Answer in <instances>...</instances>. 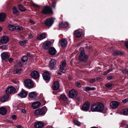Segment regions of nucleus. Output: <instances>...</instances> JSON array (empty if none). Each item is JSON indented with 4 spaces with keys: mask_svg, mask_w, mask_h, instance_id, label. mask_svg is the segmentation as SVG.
Segmentation results:
<instances>
[{
    "mask_svg": "<svg viewBox=\"0 0 128 128\" xmlns=\"http://www.w3.org/2000/svg\"><path fill=\"white\" fill-rule=\"evenodd\" d=\"M88 56L85 54L84 50H82L79 57V60L81 61H85L88 58Z\"/></svg>",
    "mask_w": 128,
    "mask_h": 128,
    "instance_id": "obj_1",
    "label": "nucleus"
},
{
    "mask_svg": "<svg viewBox=\"0 0 128 128\" xmlns=\"http://www.w3.org/2000/svg\"><path fill=\"white\" fill-rule=\"evenodd\" d=\"M42 12L44 14L52 13V11L51 8L48 6L44 7Z\"/></svg>",
    "mask_w": 128,
    "mask_h": 128,
    "instance_id": "obj_2",
    "label": "nucleus"
},
{
    "mask_svg": "<svg viewBox=\"0 0 128 128\" xmlns=\"http://www.w3.org/2000/svg\"><path fill=\"white\" fill-rule=\"evenodd\" d=\"M54 22L53 19L52 18H48L44 21V24L47 26L50 27L53 24Z\"/></svg>",
    "mask_w": 128,
    "mask_h": 128,
    "instance_id": "obj_3",
    "label": "nucleus"
},
{
    "mask_svg": "<svg viewBox=\"0 0 128 128\" xmlns=\"http://www.w3.org/2000/svg\"><path fill=\"white\" fill-rule=\"evenodd\" d=\"M25 84L27 87L31 88L34 87V84L32 81L30 79L26 80L24 81Z\"/></svg>",
    "mask_w": 128,
    "mask_h": 128,
    "instance_id": "obj_4",
    "label": "nucleus"
},
{
    "mask_svg": "<svg viewBox=\"0 0 128 128\" xmlns=\"http://www.w3.org/2000/svg\"><path fill=\"white\" fill-rule=\"evenodd\" d=\"M104 106L101 103H98L96 104V112H102L104 110Z\"/></svg>",
    "mask_w": 128,
    "mask_h": 128,
    "instance_id": "obj_5",
    "label": "nucleus"
},
{
    "mask_svg": "<svg viewBox=\"0 0 128 128\" xmlns=\"http://www.w3.org/2000/svg\"><path fill=\"white\" fill-rule=\"evenodd\" d=\"M66 64V61L65 60H64L62 62L60 65V70L63 73H64L66 72V69L65 67Z\"/></svg>",
    "mask_w": 128,
    "mask_h": 128,
    "instance_id": "obj_6",
    "label": "nucleus"
},
{
    "mask_svg": "<svg viewBox=\"0 0 128 128\" xmlns=\"http://www.w3.org/2000/svg\"><path fill=\"white\" fill-rule=\"evenodd\" d=\"M15 88L12 86H11L8 88L6 90V94H13L15 92Z\"/></svg>",
    "mask_w": 128,
    "mask_h": 128,
    "instance_id": "obj_7",
    "label": "nucleus"
},
{
    "mask_svg": "<svg viewBox=\"0 0 128 128\" xmlns=\"http://www.w3.org/2000/svg\"><path fill=\"white\" fill-rule=\"evenodd\" d=\"M90 103L88 102H86L82 106V110L85 111H88L90 108Z\"/></svg>",
    "mask_w": 128,
    "mask_h": 128,
    "instance_id": "obj_8",
    "label": "nucleus"
},
{
    "mask_svg": "<svg viewBox=\"0 0 128 128\" xmlns=\"http://www.w3.org/2000/svg\"><path fill=\"white\" fill-rule=\"evenodd\" d=\"M56 60L52 59L50 61L49 64V67L51 69L54 68L56 66Z\"/></svg>",
    "mask_w": 128,
    "mask_h": 128,
    "instance_id": "obj_9",
    "label": "nucleus"
},
{
    "mask_svg": "<svg viewBox=\"0 0 128 128\" xmlns=\"http://www.w3.org/2000/svg\"><path fill=\"white\" fill-rule=\"evenodd\" d=\"M67 42L65 38H62L60 40L59 42V45H60L62 47H65L67 44Z\"/></svg>",
    "mask_w": 128,
    "mask_h": 128,
    "instance_id": "obj_10",
    "label": "nucleus"
},
{
    "mask_svg": "<svg viewBox=\"0 0 128 128\" xmlns=\"http://www.w3.org/2000/svg\"><path fill=\"white\" fill-rule=\"evenodd\" d=\"M69 95L70 97L73 98L77 96L78 93L74 90H72L69 92Z\"/></svg>",
    "mask_w": 128,
    "mask_h": 128,
    "instance_id": "obj_11",
    "label": "nucleus"
},
{
    "mask_svg": "<svg viewBox=\"0 0 128 128\" xmlns=\"http://www.w3.org/2000/svg\"><path fill=\"white\" fill-rule=\"evenodd\" d=\"M8 27L9 29L12 31H14L15 30L20 31L23 29L22 27H19L18 26H14L12 25H9Z\"/></svg>",
    "mask_w": 128,
    "mask_h": 128,
    "instance_id": "obj_12",
    "label": "nucleus"
},
{
    "mask_svg": "<svg viewBox=\"0 0 128 128\" xmlns=\"http://www.w3.org/2000/svg\"><path fill=\"white\" fill-rule=\"evenodd\" d=\"M34 114L36 115H40L44 114L45 112L43 109L40 108L36 110Z\"/></svg>",
    "mask_w": 128,
    "mask_h": 128,
    "instance_id": "obj_13",
    "label": "nucleus"
},
{
    "mask_svg": "<svg viewBox=\"0 0 128 128\" xmlns=\"http://www.w3.org/2000/svg\"><path fill=\"white\" fill-rule=\"evenodd\" d=\"M30 76L34 79H36L39 77V74L36 71L34 70L31 72Z\"/></svg>",
    "mask_w": 128,
    "mask_h": 128,
    "instance_id": "obj_14",
    "label": "nucleus"
},
{
    "mask_svg": "<svg viewBox=\"0 0 128 128\" xmlns=\"http://www.w3.org/2000/svg\"><path fill=\"white\" fill-rule=\"evenodd\" d=\"M28 92L24 90H22L18 94V95L21 98H24L26 97Z\"/></svg>",
    "mask_w": 128,
    "mask_h": 128,
    "instance_id": "obj_15",
    "label": "nucleus"
},
{
    "mask_svg": "<svg viewBox=\"0 0 128 128\" xmlns=\"http://www.w3.org/2000/svg\"><path fill=\"white\" fill-rule=\"evenodd\" d=\"M82 32L80 29L78 30H75L74 33V35L76 38H79L82 34Z\"/></svg>",
    "mask_w": 128,
    "mask_h": 128,
    "instance_id": "obj_16",
    "label": "nucleus"
},
{
    "mask_svg": "<svg viewBox=\"0 0 128 128\" xmlns=\"http://www.w3.org/2000/svg\"><path fill=\"white\" fill-rule=\"evenodd\" d=\"M120 103L118 102L114 101H113L110 103V106L111 107L113 108H116L118 106Z\"/></svg>",
    "mask_w": 128,
    "mask_h": 128,
    "instance_id": "obj_17",
    "label": "nucleus"
},
{
    "mask_svg": "<svg viewBox=\"0 0 128 128\" xmlns=\"http://www.w3.org/2000/svg\"><path fill=\"white\" fill-rule=\"evenodd\" d=\"M42 75L43 78L45 80H49L50 78L49 73L47 72H44Z\"/></svg>",
    "mask_w": 128,
    "mask_h": 128,
    "instance_id": "obj_18",
    "label": "nucleus"
},
{
    "mask_svg": "<svg viewBox=\"0 0 128 128\" xmlns=\"http://www.w3.org/2000/svg\"><path fill=\"white\" fill-rule=\"evenodd\" d=\"M43 126V123L41 122H36L34 123V126L35 128H41Z\"/></svg>",
    "mask_w": 128,
    "mask_h": 128,
    "instance_id": "obj_19",
    "label": "nucleus"
},
{
    "mask_svg": "<svg viewBox=\"0 0 128 128\" xmlns=\"http://www.w3.org/2000/svg\"><path fill=\"white\" fill-rule=\"evenodd\" d=\"M9 39L7 36H3L0 39V41L2 43L6 44L8 42Z\"/></svg>",
    "mask_w": 128,
    "mask_h": 128,
    "instance_id": "obj_20",
    "label": "nucleus"
},
{
    "mask_svg": "<svg viewBox=\"0 0 128 128\" xmlns=\"http://www.w3.org/2000/svg\"><path fill=\"white\" fill-rule=\"evenodd\" d=\"M51 44L50 42H44L43 44V48L45 50L47 49Z\"/></svg>",
    "mask_w": 128,
    "mask_h": 128,
    "instance_id": "obj_21",
    "label": "nucleus"
},
{
    "mask_svg": "<svg viewBox=\"0 0 128 128\" xmlns=\"http://www.w3.org/2000/svg\"><path fill=\"white\" fill-rule=\"evenodd\" d=\"M40 103L38 102H36L32 104V106L34 109L38 108L40 105Z\"/></svg>",
    "mask_w": 128,
    "mask_h": 128,
    "instance_id": "obj_22",
    "label": "nucleus"
},
{
    "mask_svg": "<svg viewBox=\"0 0 128 128\" xmlns=\"http://www.w3.org/2000/svg\"><path fill=\"white\" fill-rule=\"evenodd\" d=\"M6 17V14L3 13H0V22H4Z\"/></svg>",
    "mask_w": 128,
    "mask_h": 128,
    "instance_id": "obj_23",
    "label": "nucleus"
},
{
    "mask_svg": "<svg viewBox=\"0 0 128 128\" xmlns=\"http://www.w3.org/2000/svg\"><path fill=\"white\" fill-rule=\"evenodd\" d=\"M49 53L52 55H54L56 52V49L54 48H51L49 50Z\"/></svg>",
    "mask_w": 128,
    "mask_h": 128,
    "instance_id": "obj_24",
    "label": "nucleus"
},
{
    "mask_svg": "<svg viewBox=\"0 0 128 128\" xmlns=\"http://www.w3.org/2000/svg\"><path fill=\"white\" fill-rule=\"evenodd\" d=\"M60 86L58 82H54L53 86V89L54 90H56L58 89Z\"/></svg>",
    "mask_w": 128,
    "mask_h": 128,
    "instance_id": "obj_25",
    "label": "nucleus"
},
{
    "mask_svg": "<svg viewBox=\"0 0 128 128\" xmlns=\"http://www.w3.org/2000/svg\"><path fill=\"white\" fill-rule=\"evenodd\" d=\"M46 36V34L45 33H42L37 37V39L38 40H41L45 38Z\"/></svg>",
    "mask_w": 128,
    "mask_h": 128,
    "instance_id": "obj_26",
    "label": "nucleus"
},
{
    "mask_svg": "<svg viewBox=\"0 0 128 128\" xmlns=\"http://www.w3.org/2000/svg\"><path fill=\"white\" fill-rule=\"evenodd\" d=\"M6 112V110L4 107H1L0 108V114L2 115H4Z\"/></svg>",
    "mask_w": 128,
    "mask_h": 128,
    "instance_id": "obj_27",
    "label": "nucleus"
},
{
    "mask_svg": "<svg viewBox=\"0 0 128 128\" xmlns=\"http://www.w3.org/2000/svg\"><path fill=\"white\" fill-rule=\"evenodd\" d=\"M38 95V94L35 92H30L28 94L29 96L31 98H34L36 97Z\"/></svg>",
    "mask_w": 128,
    "mask_h": 128,
    "instance_id": "obj_28",
    "label": "nucleus"
},
{
    "mask_svg": "<svg viewBox=\"0 0 128 128\" xmlns=\"http://www.w3.org/2000/svg\"><path fill=\"white\" fill-rule=\"evenodd\" d=\"M68 25V22H65L60 24L59 26L60 28H64L67 27Z\"/></svg>",
    "mask_w": 128,
    "mask_h": 128,
    "instance_id": "obj_29",
    "label": "nucleus"
},
{
    "mask_svg": "<svg viewBox=\"0 0 128 128\" xmlns=\"http://www.w3.org/2000/svg\"><path fill=\"white\" fill-rule=\"evenodd\" d=\"M28 42V41L26 40H22L20 41L19 42L20 44L22 46H25L26 44Z\"/></svg>",
    "mask_w": 128,
    "mask_h": 128,
    "instance_id": "obj_30",
    "label": "nucleus"
},
{
    "mask_svg": "<svg viewBox=\"0 0 128 128\" xmlns=\"http://www.w3.org/2000/svg\"><path fill=\"white\" fill-rule=\"evenodd\" d=\"M60 99L61 101L62 100L64 101H66L67 100V98L65 94H63L61 95Z\"/></svg>",
    "mask_w": 128,
    "mask_h": 128,
    "instance_id": "obj_31",
    "label": "nucleus"
},
{
    "mask_svg": "<svg viewBox=\"0 0 128 128\" xmlns=\"http://www.w3.org/2000/svg\"><path fill=\"white\" fill-rule=\"evenodd\" d=\"M1 56L2 58L4 60H6L8 58V54L4 52L2 54Z\"/></svg>",
    "mask_w": 128,
    "mask_h": 128,
    "instance_id": "obj_32",
    "label": "nucleus"
},
{
    "mask_svg": "<svg viewBox=\"0 0 128 128\" xmlns=\"http://www.w3.org/2000/svg\"><path fill=\"white\" fill-rule=\"evenodd\" d=\"M113 54L114 56L118 55L119 54L122 55V52H120L119 51L114 50H113Z\"/></svg>",
    "mask_w": 128,
    "mask_h": 128,
    "instance_id": "obj_33",
    "label": "nucleus"
},
{
    "mask_svg": "<svg viewBox=\"0 0 128 128\" xmlns=\"http://www.w3.org/2000/svg\"><path fill=\"white\" fill-rule=\"evenodd\" d=\"M121 114L123 115H126L128 114V110L125 109L121 111Z\"/></svg>",
    "mask_w": 128,
    "mask_h": 128,
    "instance_id": "obj_34",
    "label": "nucleus"
},
{
    "mask_svg": "<svg viewBox=\"0 0 128 128\" xmlns=\"http://www.w3.org/2000/svg\"><path fill=\"white\" fill-rule=\"evenodd\" d=\"M18 8L21 12L24 11L26 10V9L21 4H19L18 5Z\"/></svg>",
    "mask_w": 128,
    "mask_h": 128,
    "instance_id": "obj_35",
    "label": "nucleus"
},
{
    "mask_svg": "<svg viewBox=\"0 0 128 128\" xmlns=\"http://www.w3.org/2000/svg\"><path fill=\"white\" fill-rule=\"evenodd\" d=\"M28 59V58L26 56H24L21 59V61L23 62H27Z\"/></svg>",
    "mask_w": 128,
    "mask_h": 128,
    "instance_id": "obj_36",
    "label": "nucleus"
},
{
    "mask_svg": "<svg viewBox=\"0 0 128 128\" xmlns=\"http://www.w3.org/2000/svg\"><path fill=\"white\" fill-rule=\"evenodd\" d=\"M95 88L94 87L90 88L89 87H86L84 88V90L85 91L93 90H94Z\"/></svg>",
    "mask_w": 128,
    "mask_h": 128,
    "instance_id": "obj_37",
    "label": "nucleus"
},
{
    "mask_svg": "<svg viewBox=\"0 0 128 128\" xmlns=\"http://www.w3.org/2000/svg\"><path fill=\"white\" fill-rule=\"evenodd\" d=\"M91 110L92 112L96 111V104H92L91 106Z\"/></svg>",
    "mask_w": 128,
    "mask_h": 128,
    "instance_id": "obj_38",
    "label": "nucleus"
},
{
    "mask_svg": "<svg viewBox=\"0 0 128 128\" xmlns=\"http://www.w3.org/2000/svg\"><path fill=\"white\" fill-rule=\"evenodd\" d=\"M106 86L108 88H111L113 87L114 85L112 83H108L106 85Z\"/></svg>",
    "mask_w": 128,
    "mask_h": 128,
    "instance_id": "obj_39",
    "label": "nucleus"
},
{
    "mask_svg": "<svg viewBox=\"0 0 128 128\" xmlns=\"http://www.w3.org/2000/svg\"><path fill=\"white\" fill-rule=\"evenodd\" d=\"M13 13L14 14L18 15V12L17 10L16 7H14L13 8L12 10Z\"/></svg>",
    "mask_w": 128,
    "mask_h": 128,
    "instance_id": "obj_40",
    "label": "nucleus"
},
{
    "mask_svg": "<svg viewBox=\"0 0 128 128\" xmlns=\"http://www.w3.org/2000/svg\"><path fill=\"white\" fill-rule=\"evenodd\" d=\"M21 71L22 70L20 69L17 70L14 72V73L15 74H19L21 73Z\"/></svg>",
    "mask_w": 128,
    "mask_h": 128,
    "instance_id": "obj_41",
    "label": "nucleus"
},
{
    "mask_svg": "<svg viewBox=\"0 0 128 128\" xmlns=\"http://www.w3.org/2000/svg\"><path fill=\"white\" fill-rule=\"evenodd\" d=\"M8 97L6 96H4L0 99V101L2 102H4L6 101Z\"/></svg>",
    "mask_w": 128,
    "mask_h": 128,
    "instance_id": "obj_42",
    "label": "nucleus"
},
{
    "mask_svg": "<svg viewBox=\"0 0 128 128\" xmlns=\"http://www.w3.org/2000/svg\"><path fill=\"white\" fill-rule=\"evenodd\" d=\"M123 73L124 74H127L128 75V70L124 69L122 71Z\"/></svg>",
    "mask_w": 128,
    "mask_h": 128,
    "instance_id": "obj_43",
    "label": "nucleus"
},
{
    "mask_svg": "<svg viewBox=\"0 0 128 128\" xmlns=\"http://www.w3.org/2000/svg\"><path fill=\"white\" fill-rule=\"evenodd\" d=\"M74 123L76 125L79 126L80 125V124L79 122L77 120H74Z\"/></svg>",
    "mask_w": 128,
    "mask_h": 128,
    "instance_id": "obj_44",
    "label": "nucleus"
},
{
    "mask_svg": "<svg viewBox=\"0 0 128 128\" xmlns=\"http://www.w3.org/2000/svg\"><path fill=\"white\" fill-rule=\"evenodd\" d=\"M128 102V98H126L122 100V102L124 103H125Z\"/></svg>",
    "mask_w": 128,
    "mask_h": 128,
    "instance_id": "obj_45",
    "label": "nucleus"
},
{
    "mask_svg": "<svg viewBox=\"0 0 128 128\" xmlns=\"http://www.w3.org/2000/svg\"><path fill=\"white\" fill-rule=\"evenodd\" d=\"M6 47L7 46L6 45H3L0 46V48L2 49H6Z\"/></svg>",
    "mask_w": 128,
    "mask_h": 128,
    "instance_id": "obj_46",
    "label": "nucleus"
},
{
    "mask_svg": "<svg viewBox=\"0 0 128 128\" xmlns=\"http://www.w3.org/2000/svg\"><path fill=\"white\" fill-rule=\"evenodd\" d=\"M76 86L79 88H80L81 86L80 83L78 82H76Z\"/></svg>",
    "mask_w": 128,
    "mask_h": 128,
    "instance_id": "obj_47",
    "label": "nucleus"
},
{
    "mask_svg": "<svg viewBox=\"0 0 128 128\" xmlns=\"http://www.w3.org/2000/svg\"><path fill=\"white\" fill-rule=\"evenodd\" d=\"M12 118L14 120H16L17 119V118L16 116L15 115H14L12 116Z\"/></svg>",
    "mask_w": 128,
    "mask_h": 128,
    "instance_id": "obj_48",
    "label": "nucleus"
},
{
    "mask_svg": "<svg viewBox=\"0 0 128 128\" xmlns=\"http://www.w3.org/2000/svg\"><path fill=\"white\" fill-rule=\"evenodd\" d=\"M114 78V77L113 76H110L108 77L107 78L108 80H110L113 78Z\"/></svg>",
    "mask_w": 128,
    "mask_h": 128,
    "instance_id": "obj_49",
    "label": "nucleus"
},
{
    "mask_svg": "<svg viewBox=\"0 0 128 128\" xmlns=\"http://www.w3.org/2000/svg\"><path fill=\"white\" fill-rule=\"evenodd\" d=\"M95 78H94V79H91L90 80V83H93L95 81Z\"/></svg>",
    "mask_w": 128,
    "mask_h": 128,
    "instance_id": "obj_50",
    "label": "nucleus"
},
{
    "mask_svg": "<svg viewBox=\"0 0 128 128\" xmlns=\"http://www.w3.org/2000/svg\"><path fill=\"white\" fill-rule=\"evenodd\" d=\"M124 44L126 47L128 48V42H125Z\"/></svg>",
    "mask_w": 128,
    "mask_h": 128,
    "instance_id": "obj_51",
    "label": "nucleus"
},
{
    "mask_svg": "<svg viewBox=\"0 0 128 128\" xmlns=\"http://www.w3.org/2000/svg\"><path fill=\"white\" fill-rule=\"evenodd\" d=\"M16 127L17 128H23L22 126L20 125H16Z\"/></svg>",
    "mask_w": 128,
    "mask_h": 128,
    "instance_id": "obj_52",
    "label": "nucleus"
},
{
    "mask_svg": "<svg viewBox=\"0 0 128 128\" xmlns=\"http://www.w3.org/2000/svg\"><path fill=\"white\" fill-rule=\"evenodd\" d=\"M13 61V59L12 58H10L8 59V61L10 62H11Z\"/></svg>",
    "mask_w": 128,
    "mask_h": 128,
    "instance_id": "obj_53",
    "label": "nucleus"
},
{
    "mask_svg": "<svg viewBox=\"0 0 128 128\" xmlns=\"http://www.w3.org/2000/svg\"><path fill=\"white\" fill-rule=\"evenodd\" d=\"M122 124L123 125H125L126 124V122L125 121H123L122 123Z\"/></svg>",
    "mask_w": 128,
    "mask_h": 128,
    "instance_id": "obj_54",
    "label": "nucleus"
},
{
    "mask_svg": "<svg viewBox=\"0 0 128 128\" xmlns=\"http://www.w3.org/2000/svg\"><path fill=\"white\" fill-rule=\"evenodd\" d=\"M28 37L30 38H32L33 37V36L32 34H30L29 35Z\"/></svg>",
    "mask_w": 128,
    "mask_h": 128,
    "instance_id": "obj_55",
    "label": "nucleus"
},
{
    "mask_svg": "<svg viewBox=\"0 0 128 128\" xmlns=\"http://www.w3.org/2000/svg\"><path fill=\"white\" fill-rule=\"evenodd\" d=\"M29 22L30 23L32 24H34V21L32 20H29Z\"/></svg>",
    "mask_w": 128,
    "mask_h": 128,
    "instance_id": "obj_56",
    "label": "nucleus"
},
{
    "mask_svg": "<svg viewBox=\"0 0 128 128\" xmlns=\"http://www.w3.org/2000/svg\"><path fill=\"white\" fill-rule=\"evenodd\" d=\"M22 112L24 114H25L26 113V111L25 109H22Z\"/></svg>",
    "mask_w": 128,
    "mask_h": 128,
    "instance_id": "obj_57",
    "label": "nucleus"
},
{
    "mask_svg": "<svg viewBox=\"0 0 128 128\" xmlns=\"http://www.w3.org/2000/svg\"><path fill=\"white\" fill-rule=\"evenodd\" d=\"M110 72V71H108V72H107V73L106 72V73H104V75H107L108 74V73L109 72Z\"/></svg>",
    "mask_w": 128,
    "mask_h": 128,
    "instance_id": "obj_58",
    "label": "nucleus"
},
{
    "mask_svg": "<svg viewBox=\"0 0 128 128\" xmlns=\"http://www.w3.org/2000/svg\"><path fill=\"white\" fill-rule=\"evenodd\" d=\"M27 55L28 56H30V54L29 53L27 54Z\"/></svg>",
    "mask_w": 128,
    "mask_h": 128,
    "instance_id": "obj_59",
    "label": "nucleus"
},
{
    "mask_svg": "<svg viewBox=\"0 0 128 128\" xmlns=\"http://www.w3.org/2000/svg\"><path fill=\"white\" fill-rule=\"evenodd\" d=\"M34 6L36 7H38V6L36 4H34Z\"/></svg>",
    "mask_w": 128,
    "mask_h": 128,
    "instance_id": "obj_60",
    "label": "nucleus"
},
{
    "mask_svg": "<svg viewBox=\"0 0 128 128\" xmlns=\"http://www.w3.org/2000/svg\"><path fill=\"white\" fill-rule=\"evenodd\" d=\"M2 30V28H1L0 27V32H1Z\"/></svg>",
    "mask_w": 128,
    "mask_h": 128,
    "instance_id": "obj_61",
    "label": "nucleus"
},
{
    "mask_svg": "<svg viewBox=\"0 0 128 128\" xmlns=\"http://www.w3.org/2000/svg\"><path fill=\"white\" fill-rule=\"evenodd\" d=\"M90 128H96V127H91Z\"/></svg>",
    "mask_w": 128,
    "mask_h": 128,
    "instance_id": "obj_62",
    "label": "nucleus"
},
{
    "mask_svg": "<svg viewBox=\"0 0 128 128\" xmlns=\"http://www.w3.org/2000/svg\"><path fill=\"white\" fill-rule=\"evenodd\" d=\"M49 128H53L52 126H50Z\"/></svg>",
    "mask_w": 128,
    "mask_h": 128,
    "instance_id": "obj_63",
    "label": "nucleus"
},
{
    "mask_svg": "<svg viewBox=\"0 0 128 128\" xmlns=\"http://www.w3.org/2000/svg\"><path fill=\"white\" fill-rule=\"evenodd\" d=\"M54 8H55V6H54Z\"/></svg>",
    "mask_w": 128,
    "mask_h": 128,
    "instance_id": "obj_64",
    "label": "nucleus"
}]
</instances>
